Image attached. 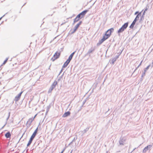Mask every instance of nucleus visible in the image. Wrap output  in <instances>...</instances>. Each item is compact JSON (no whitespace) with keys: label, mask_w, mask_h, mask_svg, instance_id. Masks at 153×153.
<instances>
[{"label":"nucleus","mask_w":153,"mask_h":153,"mask_svg":"<svg viewBox=\"0 0 153 153\" xmlns=\"http://www.w3.org/2000/svg\"><path fill=\"white\" fill-rule=\"evenodd\" d=\"M114 29L113 28L108 30L103 36L102 38L99 41L97 44V45L98 46L100 45L104 41L108 39L111 36V33L114 31Z\"/></svg>","instance_id":"obj_1"},{"label":"nucleus","mask_w":153,"mask_h":153,"mask_svg":"<svg viewBox=\"0 0 153 153\" xmlns=\"http://www.w3.org/2000/svg\"><path fill=\"white\" fill-rule=\"evenodd\" d=\"M38 128L37 127L35 130L34 132L32 134V135L31 136L30 138V139L28 142V143L27 145V146H29L31 143L32 141H33V139L34 138V137H35V136L36 134V133L38 131Z\"/></svg>","instance_id":"obj_2"},{"label":"nucleus","mask_w":153,"mask_h":153,"mask_svg":"<svg viewBox=\"0 0 153 153\" xmlns=\"http://www.w3.org/2000/svg\"><path fill=\"white\" fill-rule=\"evenodd\" d=\"M128 25V22H126L118 30L117 33H119L123 32L127 27Z\"/></svg>","instance_id":"obj_3"},{"label":"nucleus","mask_w":153,"mask_h":153,"mask_svg":"<svg viewBox=\"0 0 153 153\" xmlns=\"http://www.w3.org/2000/svg\"><path fill=\"white\" fill-rule=\"evenodd\" d=\"M57 84V82L56 81H55L52 83L51 87L49 89L48 91V93H51L53 89L56 87V85Z\"/></svg>","instance_id":"obj_4"},{"label":"nucleus","mask_w":153,"mask_h":153,"mask_svg":"<svg viewBox=\"0 0 153 153\" xmlns=\"http://www.w3.org/2000/svg\"><path fill=\"white\" fill-rule=\"evenodd\" d=\"M60 54L59 52L57 51L54 55L53 57L51 58V60L53 61H54L56 59L58 58Z\"/></svg>","instance_id":"obj_5"},{"label":"nucleus","mask_w":153,"mask_h":153,"mask_svg":"<svg viewBox=\"0 0 153 153\" xmlns=\"http://www.w3.org/2000/svg\"><path fill=\"white\" fill-rule=\"evenodd\" d=\"M34 119V118H30L28 121H27V123L26 124V125L27 126V127L28 128H29L30 126V125Z\"/></svg>","instance_id":"obj_6"},{"label":"nucleus","mask_w":153,"mask_h":153,"mask_svg":"<svg viewBox=\"0 0 153 153\" xmlns=\"http://www.w3.org/2000/svg\"><path fill=\"white\" fill-rule=\"evenodd\" d=\"M152 146V145H149L145 147L143 150V152L145 153L148 150H151V149Z\"/></svg>","instance_id":"obj_7"},{"label":"nucleus","mask_w":153,"mask_h":153,"mask_svg":"<svg viewBox=\"0 0 153 153\" xmlns=\"http://www.w3.org/2000/svg\"><path fill=\"white\" fill-rule=\"evenodd\" d=\"M125 141V139L124 137H121L119 141V144L120 145H124Z\"/></svg>","instance_id":"obj_8"},{"label":"nucleus","mask_w":153,"mask_h":153,"mask_svg":"<svg viewBox=\"0 0 153 153\" xmlns=\"http://www.w3.org/2000/svg\"><path fill=\"white\" fill-rule=\"evenodd\" d=\"M23 92L22 91L18 95L16 96L15 97L14 99V100L16 102L18 101L20 99L21 94Z\"/></svg>","instance_id":"obj_9"},{"label":"nucleus","mask_w":153,"mask_h":153,"mask_svg":"<svg viewBox=\"0 0 153 153\" xmlns=\"http://www.w3.org/2000/svg\"><path fill=\"white\" fill-rule=\"evenodd\" d=\"M95 49V47H91L88 50L87 53V54H90L91 53L93 52Z\"/></svg>","instance_id":"obj_10"},{"label":"nucleus","mask_w":153,"mask_h":153,"mask_svg":"<svg viewBox=\"0 0 153 153\" xmlns=\"http://www.w3.org/2000/svg\"><path fill=\"white\" fill-rule=\"evenodd\" d=\"M119 55L116 56L115 57L113 58L111 60V62L113 64H114V62L116 61L117 59L119 58Z\"/></svg>","instance_id":"obj_11"},{"label":"nucleus","mask_w":153,"mask_h":153,"mask_svg":"<svg viewBox=\"0 0 153 153\" xmlns=\"http://www.w3.org/2000/svg\"><path fill=\"white\" fill-rule=\"evenodd\" d=\"M88 11V10H85L82 12L81 13H79V14L80 15H81L83 18Z\"/></svg>","instance_id":"obj_12"},{"label":"nucleus","mask_w":153,"mask_h":153,"mask_svg":"<svg viewBox=\"0 0 153 153\" xmlns=\"http://www.w3.org/2000/svg\"><path fill=\"white\" fill-rule=\"evenodd\" d=\"M70 113H71L69 111L66 112L65 113H64V114L63 115L62 117H67L68 116L70 115Z\"/></svg>","instance_id":"obj_13"},{"label":"nucleus","mask_w":153,"mask_h":153,"mask_svg":"<svg viewBox=\"0 0 153 153\" xmlns=\"http://www.w3.org/2000/svg\"><path fill=\"white\" fill-rule=\"evenodd\" d=\"M5 136L7 138H10L11 134L9 132H8L5 134Z\"/></svg>","instance_id":"obj_14"},{"label":"nucleus","mask_w":153,"mask_h":153,"mask_svg":"<svg viewBox=\"0 0 153 153\" xmlns=\"http://www.w3.org/2000/svg\"><path fill=\"white\" fill-rule=\"evenodd\" d=\"M136 21H135V20H134L130 26L129 27L130 28L132 29L134 27V25H135V23L136 22Z\"/></svg>","instance_id":"obj_15"},{"label":"nucleus","mask_w":153,"mask_h":153,"mask_svg":"<svg viewBox=\"0 0 153 153\" xmlns=\"http://www.w3.org/2000/svg\"><path fill=\"white\" fill-rule=\"evenodd\" d=\"M150 66V65H149L146 68H145L144 69V71L143 73V74H142V76H145V72H146L147 71V70L149 68V67Z\"/></svg>","instance_id":"obj_16"},{"label":"nucleus","mask_w":153,"mask_h":153,"mask_svg":"<svg viewBox=\"0 0 153 153\" xmlns=\"http://www.w3.org/2000/svg\"><path fill=\"white\" fill-rule=\"evenodd\" d=\"M10 116V112H9L8 113V116L6 119V123H5V124L2 127V128H3L7 124V121L8 119H9Z\"/></svg>","instance_id":"obj_17"},{"label":"nucleus","mask_w":153,"mask_h":153,"mask_svg":"<svg viewBox=\"0 0 153 153\" xmlns=\"http://www.w3.org/2000/svg\"><path fill=\"white\" fill-rule=\"evenodd\" d=\"M80 19L78 18L77 17H76V18L75 19H74V22H73V25H74V24L77 22L78 21H79Z\"/></svg>","instance_id":"obj_18"},{"label":"nucleus","mask_w":153,"mask_h":153,"mask_svg":"<svg viewBox=\"0 0 153 153\" xmlns=\"http://www.w3.org/2000/svg\"><path fill=\"white\" fill-rule=\"evenodd\" d=\"M82 21H80L78 24H77L75 27L77 28L79 27V26L82 24Z\"/></svg>","instance_id":"obj_19"},{"label":"nucleus","mask_w":153,"mask_h":153,"mask_svg":"<svg viewBox=\"0 0 153 153\" xmlns=\"http://www.w3.org/2000/svg\"><path fill=\"white\" fill-rule=\"evenodd\" d=\"M77 139V137H74V139L73 140H72V141L69 144V145H71L73 142H75V141H76V140Z\"/></svg>","instance_id":"obj_20"},{"label":"nucleus","mask_w":153,"mask_h":153,"mask_svg":"<svg viewBox=\"0 0 153 153\" xmlns=\"http://www.w3.org/2000/svg\"><path fill=\"white\" fill-rule=\"evenodd\" d=\"M68 64L67 63V62H65L62 66V68H65L66 67Z\"/></svg>","instance_id":"obj_21"},{"label":"nucleus","mask_w":153,"mask_h":153,"mask_svg":"<svg viewBox=\"0 0 153 153\" xmlns=\"http://www.w3.org/2000/svg\"><path fill=\"white\" fill-rule=\"evenodd\" d=\"M89 128V127H87L82 132H83V133H85L88 130Z\"/></svg>","instance_id":"obj_22"},{"label":"nucleus","mask_w":153,"mask_h":153,"mask_svg":"<svg viewBox=\"0 0 153 153\" xmlns=\"http://www.w3.org/2000/svg\"><path fill=\"white\" fill-rule=\"evenodd\" d=\"M140 16H139L138 15H137L136 17L135 18V19H134V20H135L137 22L139 19V17Z\"/></svg>","instance_id":"obj_23"},{"label":"nucleus","mask_w":153,"mask_h":153,"mask_svg":"<svg viewBox=\"0 0 153 153\" xmlns=\"http://www.w3.org/2000/svg\"><path fill=\"white\" fill-rule=\"evenodd\" d=\"M77 29V28L76 27H74V29L73 30V31L72 32H71V33H75L76 31V30Z\"/></svg>","instance_id":"obj_24"},{"label":"nucleus","mask_w":153,"mask_h":153,"mask_svg":"<svg viewBox=\"0 0 153 153\" xmlns=\"http://www.w3.org/2000/svg\"><path fill=\"white\" fill-rule=\"evenodd\" d=\"M76 17H77V18L79 19H80L82 18V17L79 14L77 15Z\"/></svg>","instance_id":"obj_25"},{"label":"nucleus","mask_w":153,"mask_h":153,"mask_svg":"<svg viewBox=\"0 0 153 153\" xmlns=\"http://www.w3.org/2000/svg\"><path fill=\"white\" fill-rule=\"evenodd\" d=\"M8 59V58H7L4 61L3 63V64H5L6 62H7V61Z\"/></svg>","instance_id":"obj_26"},{"label":"nucleus","mask_w":153,"mask_h":153,"mask_svg":"<svg viewBox=\"0 0 153 153\" xmlns=\"http://www.w3.org/2000/svg\"><path fill=\"white\" fill-rule=\"evenodd\" d=\"M75 52H76V51L73 52V53H72L70 55V56L73 57L74 54H75Z\"/></svg>","instance_id":"obj_27"},{"label":"nucleus","mask_w":153,"mask_h":153,"mask_svg":"<svg viewBox=\"0 0 153 153\" xmlns=\"http://www.w3.org/2000/svg\"><path fill=\"white\" fill-rule=\"evenodd\" d=\"M143 10L141 12H140V13H138V14L137 15H138L139 16H140L141 15V13L143 11Z\"/></svg>","instance_id":"obj_28"},{"label":"nucleus","mask_w":153,"mask_h":153,"mask_svg":"<svg viewBox=\"0 0 153 153\" xmlns=\"http://www.w3.org/2000/svg\"><path fill=\"white\" fill-rule=\"evenodd\" d=\"M142 62V61L140 63V64L136 68L135 70V71L137 69V68H139V67L141 65Z\"/></svg>","instance_id":"obj_29"},{"label":"nucleus","mask_w":153,"mask_h":153,"mask_svg":"<svg viewBox=\"0 0 153 153\" xmlns=\"http://www.w3.org/2000/svg\"><path fill=\"white\" fill-rule=\"evenodd\" d=\"M144 19V16H141L140 18V20L141 21L143 20Z\"/></svg>","instance_id":"obj_30"},{"label":"nucleus","mask_w":153,"mask_h":153,"mask_svg":"<svg viewBox=\"0 0 153 153\" xmlns=\"http://www.w3.org/2000/svg\"><path fill=\"white\" fill-rule=\"evenodd\" d=\"M148 8L147 7V6L145 8V10L144 11L145 12H146L148 10Z\"/></svg>","instance_id":"obj_31"},{"label":"nucleus","mask_w":153,"mask_h":153,"mask_svg":"<svg viewBox=\"0 0 153 153\" xmlns=\"http://www.w3.org/2000/svg\"><path fill=\"white\" fill-rule=\"evenodd\" d=\"M68 58L69 59H71H71L72 58V57H71V56H69L68 57Z\"/></svg>","instance_id":"obj_32"},{"label":"nucleus","mask_w":153,"mask_h":153,"mask_svg":"<svg viewBox=\"0 0 153 153\" xmlns=\"http://www.w3.org/2000/svg\"><path fill=\"white\" fill-rule=\"evenodd\" d=\"M62 69L59 72V75L61 73V72H62Z\"/></svg>","instance_id":"obj_33"},{"label":"nucleus","mask_w":153,"mask_h":153,"mask_svg":"<svg viewBox=\"0 0 153 153\" xmlns=\"http://www.w3.org/2000/svg\"><path fill=\"white\" fill-rule=\"evenodd\" d=\"M139 13V12L138 11H137L135 13H134V15H136L137 14V13Z\"/></svg>","instance_id":"obj_34"},{"label":"nucleus","mask_w":153,"mask_h":153,"mask_svg":"<svg viewBox=\"0 0 153 153\" xmlns=\"http://www.w3.org/2000/svg\"><path fill=\"white\" fill-rule=\"evenodd\" d=\"M65 148H64L63 150L62 151V152H62V153H63L65 151Z\"/></svg>","instance_id":"obj_35"},{"label":"nucleus","mask_w":153,"mask_h":153,"mask_svg":"<svg viewBox=\"0 0 153 153\" xmlns=\"http://www.w3.org/2000/svg\"><path fill=\"white\" fill-rule=\"evenodd\" d=\"M65 148H64L63 150L62 151V152H62V153H63L65 151Z\"/></svg>","instance_id":"obj_36"},{"label":"nucleus","mask_w":153,"mask_h":153,"mask_svg":"<svg viewBox=\"0 0 153 153\" xmlns=\"http://www.w3.org/2000/svg\"><path fill=\"white\" fill-rule=\"evenodd\" d=\"M67 60H68V61L70 62V61H71V59L68 58V59Z\"/></svg>","instance_id":"obj_37"},{"label":"nucleus","mask_w":153,"mask_h":153,"mask_svg":"<svg viewBox=\"0 0 153 153\" xmlns=\"http://www.w3.org/2000/svg\"><path fill=\"white\" fill-rule=\"evenodd\" d=\"M145 12L144 11L143 12L142 16H144V15L145 14Z\"/></svg>","instance_id":"obj_38"},{"label":"nucleus","mask_w":153,"mask_h":153,"mask_svg":"<svg viewBox=\"0 0 153 153\" xmlns=\"http://www.w3.org/2000/svg\"><path fill=\"white\" fill-rule=\"evenodd\" d=\"M5 16V15H4V16H3L2 17H1L0 18V20L2 18V17H3L4 16Z\"/></svg>","instance_id":"obj_39"},{"label":"nucleus","mask_w":153,"mask_h":153,"mask_svg":"<svg viewBox=\"0 0 153 153\" xmlns=\"http://www.w3.org/2000/svg\"><path fill=\"white\" fill-rule=\"evenodd\" d=\"M66 62H67V63H68V64H69V62H70L68 61V60H67V61Z\"/></svg>","instance_id":"obj_40"},{"label":"nucleus","mask_w":153,"mask_h":153,"mask_svg":"<svg viewBox=\"0 0 153 153\" xmlns=\"http://www.w3.org/2000/svg\"><path fill=\"white\" fill-rule=\"evenodd\" d=\"M136 149V148H135L134 149H133V150H132V151L131 152H132L134 151L135 150V149Z\"/></svg>","instance_id":"obj_41"},{"label":"nucleus","mask_w":153,"mask_h":153,"mask_svg":"<svg viewBox=\"0 0 153 153\" xmlns=\"http://www.w3.org/2000/svg\"><path fill=\"white\" fill-rule=\"evenodd\" d=\"M36 115L33 118H35V117H36Z\"/></svg>","instance_id":"obj_42"},{"label":"nucleus","mask_w":153,"mask_h":153,"mask_svg":"<svg viewBox=\"0 0 153 153\" xmlns=\"http://www.w3.org/2000/svg\"><path fill=\"white\" fill-rule=\"evenodd\" d=\"M51 65L50 66V67H49V69H50V67L51 66Z\"/></svg>","instance_id":"obj_43"},{"label":"nucleus","mask_w":153,"mask_h":153,"mask_svg":"<svg viewBox=\"0 0 153 153\" xmlns=\"http://www.w3.org/2000/svg\"><path fill=\"white\" fill-rule=\"evenodd\" d=\"M25 4H26V3H25V4H24V5H25Z\"/></svg>","instance_id":"obj_44"},{"label":"nucleus","mask_w":153,"mask_h":153,"mask_svg":"<svg viewBox=\"0 0 153 153\" xmlns=\"http://www.w3.org/2000/svg\"><path fill=\"white\" fill-rule=\"evenodd\" d=\"M109 109H108V111H109Z\"/></svg>","instance_id":"obj_45"},{"label":"nucleus","mask_w":153,"mask_h":153,"mask_svg":"<svg viewBox=\"0 0 153 153\" xmlns=\"http://www.w3.org/2000/svg\"><path fill=\"white\" fill-rule=\"evenodd\" d=\"M61 153H62V152H61Z\"/></svg>","instance_id":"obj_46"}]
</instances>
